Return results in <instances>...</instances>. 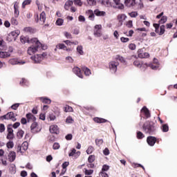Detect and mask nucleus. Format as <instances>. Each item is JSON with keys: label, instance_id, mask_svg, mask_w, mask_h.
<instances>
[{"label": "nucleus", "instance_id": "nucleus-34", "mask_svg": "<svg viewBox=\"0 0 177 177\" xmlns=\"http://www.w3.org/2000/svg\"><path fill=\"white\" fill-rule=\"evenodd\" d=\"M115 60H118L121 63H124V64L127 63V61H125V59L123 58V57L121 55H116Z\"/></svg>", "mask_w": 177, "mask_h": 177}, {"label": "nucleus", "instance_id": "nucleus-24", "mask_svg": "<svg viewBox=\"0 0 177 177\" xmlns=\"http://www.w3.org/2000/svg\"><path fill=\"white\" fill-rule=\"evenodd\" d=\"M8 171L12 175L16 174V165L15 164H10L8 167Z\"/></svg>", "mask_w": 177, "mask_h": 177}, {"label": "nucleus", "instance_id": "nucleus-25", "mask_svg": "<svg viewBox=\"0 0 177 177\" xmlns=\"http://www.w3.org/2000/svg\"><path fill=\"white\" fill-rule=\"evenodd\" d=\"M141 113H143L145 114L146 118H150V111L146 106H144L141 109Z\"/></svg>", "mask_w": 177, "mask_h": 177}, {"label": "nucleus", "instance_id": "nucleus-51", "mask_svg": "<svg viewBox=\"0 0 177 177\" xmlns=\"http://www.w3.org/2000/svg\"><path fill=\"white\" fill-rule=\"evenodd\" d=\"M30 3H31V0H25L22 3V8L24 9V8H26V6H27V5H30Z\"/></svg>", "mask_w": 177, "mask_h": 177}, {"label": "nucleus", "instance_id": "nucleus-61", "mask_svg": "<svg viewBox=\"0 0 177 177\" xmlns=\"http://www.w3.org/2000/svg\"><path fill=\"white\" fill-rule=\"evenodd\" d=\"M129 48L131 49V50H135V49H136V45L135 44H130Z\"/></svg>", "mask_w": 177, "mask_h": 177}, {"label": "nucleus", "instance_id": "nucleus-40", "mask_svg": "<svg viewBox=\"0 0 177 177\" xmlns=\"http://www.w3.org/2000/svg\"><path fill=\"white\" fill-rule=\"evenodd\" d=\"M94 36L97 38H100L102 36V30H94Z\"/></svg>", "mask_w": 177, "mask_h": 177}, {"label": "nucleus", "instance_id": "nucleus-58", "mask_svg": "<svg viewBox=\"0 0 177 177\" xmlns=\"http://www.w3.org/2000/svg\"><path fill=\"white\" fill-rule=\"evenodd\" d=\"M11 24H12V26H17V24H19V22L17 21V19H16L15 18H12Z\"/></svg>", "mask_w": 177, "mask_h": 177}, {"label": "nucleus", "instance_id": "nucleus-23", "mask_svg": "<svg viewBox=\"0 0 177 177\" xmlns=\"http://www.w3.org/2000/svg\"><path fill=\"white\" fill-rule=\"evenodd\" d=\"M39 100L42 102V103H44L45 104H50L52 103V100L46 97H39Z\"/></svg>", "mask_w": 177, "mask_h": 177}, {"label": "nucleus", "instance_id": "nucleus-30", "mask_svg": "<svg viewBox=\"0 0 177 177\" xmlns=\"http://www.w3.org/2000/svg\"><path fill=\"white\" fill-rule=\"evenodd\" d=\"M10 53H8V51H3L1 50V57L5 59L6 57H10Z\"/></svg>", "mask_w": 177, "mask_h": 177}, {"label": "nucleus", "instance_id": "nucleus-62", "mask_svg": "<svg viewBox=\"0 0 177 177\" xmlns=\"http://www.w3.org/2000/svg\"><path fill=\"white\" fill-rule=\"evenodd\" d=\"M129 15H130V17H136L138 16V12L134 11L129 12Z\"/></svg>", "mask_w": 177, "mask_h": 177}, {"label": "nucleus", "instance_id": "nucleus-45", "mask_svg": "<svg viewBox=\"0 0 177 177\" xmlns=\"http://www.w3.org/2000/svg\"><path fill=\"white\" fill-rule=\"evenodd\" d=\"M95 144L97 146L100 147V146H102L103 145V139H96Z\"/></svg>", "mask_w": 177, "mask_h": 177}, {"label": "nucleus", "instance_id": "nucleus-13", "mask_svg": "<svg viewBox=\"0 0 177 177\" xmlns=\"http://www.w3.org/2000/svg\"><path fill=\"white\" fill-rule=\"evenodd\" d=\"M49 131H50V133H55V135H59V133L60 132L59 131V127H57V125H56V124H53V125L50 126Z\"/></svg>", "mask_w": 177, "mask_h": 177}, {"label": "nucleus", "instance_id": "nucleus-19", "mask_svg": "<svg viewBox=\"0 0 177 177\" xmlns=\"http://www.w3.org/2000/svg\"><path fill=\"white\" fill-rule=\"evenodd\" d=\"M94 14L95 16H97V17H104V16H106V12L100 11L99 9H95L94 10Z\"/></svg>", "mask_w": 177, "mask_h": 177}, {"label": "nucleus", "instance_id": "nucleus-26", "mask_svg": "<svg viewBox=\"0 0 177 177\" xmlns=\"http://www.w3.org/2000/svg\"><path fill=\"white\" fill-rule=\"evenodd\" d=\"M93 121H95V122H97V124H103L104 122H109V120L102 118H94Z\"/></svg>", "mask_w": 177, "mask_h": 177}, {"label": "nucleus", "instance_id": "nucleus-27", "mask_svg": "<svg viewBox=\"0 0 177 177\" xmlns=\"http://www.w3.org/2000/svg\"><path fill=\"white\" fill-rule=\"evenodd\" d=\"M20 41L21 44H26V43L31 44V40H30L28 37L21 36L20 38Z\"/></svg>", "mask_w": 177, "mask_h": 177}, {"label": "nucleus", "instance_id": "nucleus-60", "mask_svg": "<svg viewBox=\"0 0 177 177\" xmlns=\"http://www.w3.org/2000/svg\"><path fill=\"white\" fill-rule=\"evenodd\" d=\"M74 3L77 6H82V1L81 0H74Z\"/></svg>", "mask_w": 177, "mask_h": 177}, {"label": "nucleus", "instance_id": "nucleus-17", "mask_svg": "<svg viewBox=\"0 0 177 177\" xmlns=\"http://www.w3.org/2000/svg\"><path fill=\"white\" fill-rule=\"evenodd\" d=\"M57 49H62V50H66V52H71V48H67V46L64 44H58L56 46Z\"/></svg>", "mask_w": 177, "mask_h": 177}, {"label": "nucleus", "instance_id": "nucleus-18", "mask_svg": "<svg viewBox=\"0 0 177 177\" xmlns=\"http://www.w3.org/2000/svg\"><path fill=\"white\" fill-rule=\"evenodd\" d=\"M26 117L27 118L28 122H35V120H37L35 116L34 115H32V113H27L26 115Z\"/></svg>", "mask_w": 177, "mask_h": 177}, {"label": "nucleus", "instance_id": "nucleus-4", "mask_svg": "<svg viewBox=\"0 0 177 177\" xmlns=\"http://www.w3.org/2000/svg\"><path fill=\"white\" fill-rule=\"evenodd\" d=\"M48 58V53H43L42 54H37L36 55L32 56L31 59L35 63H41L44 59Z\"/></svg>", "mask_w": 177, "mask_h": 177}, {"label": "nucleus", "instance_id": "nucleus-16", "mask_svg": "<svg viewBox=\"0 0 177 177\" xmlns=\"http://www.w3.org/2000/svg\"><path fill=\"white\" fill-rule=\"evenodd\" d=\"M124 5L127 8H132L136 5V1L135 0H124Z\"/></svg>", "mask_w": 177, "mask_h": 177}, {"label": "nucleus", "instance_id": "nucleus-6", "mask_svg": "<svg viewBox=\"0 0 177 177\" xmlns=\"http://www.w3.org/2000/svg\"><path fill=\"white\" fill-rule=\"evenodd\" d=\"M120 66V64L115 61H111L109 64V68L112 73H115L117 72V67Z\"/></svg>", "mask_w": 177, "mask_h": 177}, {"label": "nucleus", "instance_id": "nucleus-47", "mask_svg": "<svg viewBox=\"0 0 177 177\" xmlns=\"http://www.w3.org/2000/svg\"><path fill=\"white\" fill-rule=\"evenodd\" d=\"M53 150H59V149H60V144H59V142H55L53 145Z\"/></svg>", "mask_w": 177, "mask_h": 177}, {"label": "nucleus", "instance_id": "nucleus-28", "mask_svg": "<svg viewBox=\"0 0 177 177\" xmlns=\"http://www.w3.org/2000/svg\"><path fill=\"white\" fill-rule=\"evenodd\" d=\"M82 71H84V75H86V77H89V75H91V74H92L91 69H89L88 68H87L86 66L82 67Z\"/></svg>", "mask_w": 177, "mask_h": 177}, {"label": "nucleus", "instance_id": "nucleus-5", "mask_svg": "<svg viewBox=\"0 0 177 177\" xmlns=\"http://www.w3.org/2000/svg\"><path fill=\"white\" fill-rule=\"evenodd\" d=\"M17 117V113H14L13 112H8L7 114L3 115L1 118L3 120H10V121H12L13 122L17 121V119L16 118Z\"/></svg>", "mask_w": 177, "mask_h": 177}, {"label": "nucleus", "instance_id": "nucleus-2", "mask_svg": "<svg viewBox=\"0 0 177 177\" xmlns=\"http://www.w3.org/2000/svg\"><path fill=\"white\" fill-rule=\"evenodd\" d=\"M157 127L156 124L153 121H147L144 123L142 126V131L145 133H149V135H154Z\"/></svg>", "mask_w": 177, "mask_h": 177}, {"label": "nucleus", "instance_id": "nucleus-8", "mask_svg": "<svg viewBox=\"0 0 177 177\" xmlns=\"http://www.w3.org/2000/svg\"><path fill=\"white\" fill-rule=\"evenodd\" d=\"M32 124L30 126V130L32 133H38L41 131V129L38 128V123L35 122H32Z\"/></svg>", "mask_w": 177, "mask_h": 177}, {"label": "nucleus", "instance_id": "nucleus-63", "mask_svg": "<svg viewBox=\"0 0 177 177\" xmlns=\"http://www.w3.org/2000/svg\"><path fill=\"white\" fill-rule=\"evenodd\" d=\"M49 118H50V121H55V120H56V115H55V114L53 113H50L49 115Z\"/></svg>", "mask_w": 177, "mask_h": 177}, {"label": "nucleus", "instance_id": "nucleus-64", "mask_svg": "<svg viewBox=\"0 0 177 177\" xmlns=\"http://www.w3.org/2000/svg\"><path fill=\"white\" fill-rule=\"evenodd\" d=\"M100 176H102V177H109V174H107V173H106L104 171H101L100 173Z\"/></svg>", "mask_w": 177, "mask_h": 177}, {"label": "nucleus", "instance_id": "nucleus-37", "mask_svg": "<svg viewBox=\"0 0 177 177\" xmlns=\"http://www.w3.org/2000/svg\"><path fill=\"white\" fill-rule=\"evenodd\" d=\"M64 110L65 111V113H72L73 111V107L68 106V105H66L64 107Z\"/></svg>", "mask_w": 177, "mask_h": 177}, {"label": "nucleus", "instance_id": "nucleus-41", "mask_svg": "<svg viewBox=\"0 0 177 177\" xmlns=\"http://www.w3.org/2000/svg\"><path fill=\"white\" fill-rule=\"evenodd\" d=\"M95 150V148H93L91 145H90L87 150L86 151L87 154H92L93 153V151Z\"/></svg>", "mask_w": 177, "mask_h": 177}, {"label": "nucleus", "instance_id": "nucleus-44", "mask_svg": "<svg viewBox=\"0 0 177 177\" xmlns=\"http://www.w3.org/2000/svg\"><path fill=\"white\" fill-rule=\"evenodd\" d=\"M162 132H168V131H169V127H168V124H162Z\"/></svg>", "mask_w": 177, "mask_h": 177}, {"label": "nucleus", "instance_id": "nucleus-50", "mask_svg": "<svg viewBox=\"0 0 177 177\" xmlns=\"http://www.w3.org/2000/svg\"><path fill=\"white\" fill-rule=\"evenodd\" d=\"M20 85H23V86H24V85H26V86L28 85V80H26V79H24V78H22V79H21V81H20Z\"/></svg>", "mask_w": 177, "mask_h": 177}, {"label": "nucleus", "instance_id": "nucleus-43", "mask_svg": "<svg viewBox=\"0 0 177 177\" xmlns=\"http://www.w3.org/2000/svg\"><path fill=\"white\" fill-rule=\"evenodd\" d=\"M86 2L89 6H95L96 5V0H86Z\"/></svg>", "mask_w": 177, "mask_h": 177}, {"label": "nucleus", "instance_id": "nucleus-15", "mask_svg": "<svg viewBox=\"0 0 177 177\" xmlns=\"http://www.w3.org/2000/svg\"><path fill=\"white\" fill-rule=\"evenodd\" d=\"M138 57H140V59H146L149 57V56H150V54H149V53H142V49H139L138 50Z\"/></svg>", "mask_w": 177, "mask_h": 177}, {"label": "nucleus", "instance_id": "nucleus-48", "mask_svg": "<svg viewBox=\"0 0 177 177\" xmlns=\"http://www.w3.org/2000/svg\"><path fill=\"white\" fill-rule=\"evenodd\" d=\"M95 158L96 157L95 156V155H91L88 156V162L92 163L93 162V161H95Z\"/></svg>", "mask_w": 177, "mask_h": 177}, {"label": "nucleus", "instance_id": "nucleus-32", "mask_svg": "<svg viewBox=\"0 0 177 177\" xmlns=\"http://www.w3.org/2000/svg\"><path fill=\"white\" fill-rule=\"evenodd\" d=\"M73 1H68L66 2L65 5H64V8L66 9V10H68V9H70V6H73Z\"/></svg>", "mask_w": 177, "mask_h": 177}, {"label": "nucleus", "instance_id": "nucleus-56", "mask_svg": "<svg viewBox=\"0 0 177 177\" xmlns=\"http://www.w3.org/2000/svg\"><path fill=\"white\" fill-rule=\"evenodd\" d=\"M137 138L138 139H143V138H145V134L141 131H138L137 132Z\"/></svg>", "mask_w": 177, "mask_h": 177}, {"label": "nucleus", "instance_id": "nucleus-39", "mask_svg": "<svg viewBox=\"0 0 177 177\" xmlns=\"http://www.w3.org/2000/svg\"><path fill=\"white\" fill-rule=\"evenodd\" d=\"M168 20V17L167 16H162L161 19L159 21V24H164L167 23V21Z\"/></svg>", "mask_w": 177, "mask_h": 177}, {"label": "nucleus", "instance_id": "nucleus-59", "mask_svg": "<svg viewBox=\"0 0 177 177\" xmlns=\"http://www.w3.org/2000/svg\"><path fill=\"white\" fill-rule=\"evenodd\" d=\"M19 106H20V104L19 103L14 104L11 106V109L12 110H17V109H19Z\"/></svg>", "mask_w": 177, "mask_h": 177}, {"label": "nucleus", "instance_id": "nucleus-1", "mask_svg": "<svg viewBox=\"0 0 177 177\" xmlns=\"http://www.w3.org/2000/svg\"><path fill=\"white\" fill-rule=\"evenodd\" d=\"M31 44H33L32 46L28 47V55H34V53H37V52H39L41 49L45 50L46 49V46H44L41 42L38 40L37 38H33L30 39Z\"/></svg>", "mask_w": 177, "mask_h": 177}, {"label": "nucleus", "instance_id": "nucleus-12", "mask_svg": "<svg viewBox=\"0 0 177 177\" xmlns=\"http://www.w3.org/2000/svg\"><path fill=\"white\" fill-rule=\"evenodd\" d=\"M127 19V17L125 14H120L118 15V21L119 23V26H122L124 21H125Z\"/></svg>", "mask_w": 177, "mask_h": 177}, {"label": "nucleus", "instance_id": "nucleus-3", "mask_svg": "<svg viewBox=\"0 0 177 177\" xmlns=\"http://www.w3.org/2000/svg\"><path fill=\"white\" fill-rule=\"evenodd\" d=\"M35 20L36 23H39V24H41V26L45 24V21H46V13L45 12H42L39 17L38 16V14L35 15Z\"/></svg>", "mask_w": 177, "mask_h": 177}, {"label": "nucleus", "instance_id": "nucleus-21", "mask_svg": "<svg viewBox=\"0 0 177 177\" xmlns=\"http://www.w3.org/2000/svg\"><path fill=\"white\" fill-rule=\"evenodd\" d=\"M20 35V31L19 30H13L10 32V37H13L14 41H16V38H17Z\"/></svg>", "mask_w": 177, "mask_h": 177}, {"label": "nucleus", "instance_id": "nucleus-36", "mask_svg": "<svg viewBox=\"0 0 177 177\" xmlns=\"http://www.w3.org/2000/svg\"><path fill=\"white\" fill-rule=\"evenodd\" d=\"M147 67H151L152 70H157L158 67H160V65L156 64H147Z\"/></svg>", "mask_w": 177, "mask_h": 177}, {"label": "nucleus", "instance_id": "nucleus-35", "mask_svg": "<svg viewBox=\"0 0 177 177\" xmlns=\"http://www.w3.org/2000/svg\"><path fill=\"white\" fill-rule=\"evenodd\" d=\"M64 23V19H62V18H58L55 22L56 26H63Z\"/></svg>", "mask_w": 177, "mask_h": 177}, {"label": "nucleus", "instance_id": "nucleus-11", "mask_svg": "<svg viewBox=\"0 0 177 177\" xmlns=\"http://www.w3.org/2000/svg\"><path fill=\"white\" fill-rule=\"evenodd\" d=\"M133 66L137 67V68H142V67H147V64H143L142 62L136 59L133 63Z\"/></svg>", "mask_w": 177, "mask_h": 177}, {"label": "nucleus", "instance_id": "nucleus-38", "mask_svg": "<svg viewBox=\"0 0 177 177\" xmlns=\"http://www.w3.org/2000/svg\"><path fill=\"white\" fill-rule=\"evenodd\" d=\"M22 150L24 151H26L28 149V142H24L21 145Z\"/></svg>", "mask_w": 177, "mask_h": 177}, {"label": "nucleus", "instance_id": "nucleus-31", "mask_svg": "<svg viewBox=\"0 0 177 177\" xmlns=\"http://www.w3.org/2000/svg\"><path fill=\"white\" fill-rule=\"evenodd\" d=\"M23 32L31 34L34 32V29L31 27H26L24 28Z\"/></svg>", "mask_w": 177, "mask_h": 177}, {"label": "nucleus", "instance_id": "nucleus-33", "mask_svg": "<svg viewBox=\"0 0 177 177\" xmlns=\"http://www.w3.org/2000/svg\"><path fill=\"white\" fill-rule=\"evenodd\" d=\"M77 52L78 55H80L82 56V55H84V48L82 47V46H78L77 47Z\"/></svg>", "mask_w": 177, "mask_h": 177}, {"label": "nucleus", "instance_id": "nucleus-52", "mask_svg": "<svg viewBox=\"0 0 177 177\" xmlns=\"http://www.w3.org/2000/svg\"><path fill=\"white\" fill-rule=\"evenodd\" d=\"M15 146V144L13 143V141H9L6 144V147L8 149H13V147Z\"/></svg>", "mask_w": 177, "mask_h": 177}, {"label": "nucleus", "instance_id": "nucleus-29", "mask_svg": "<svg viewBox=\"0 0 177 177\" xmlns=\"http://www.w3.org/2000/svg\"><path fill=\"white\" fill-rule=\"evenodd\" d=\"M102 2L106 8H113V3L110 2V0H102Z\"/></svg>", "mask_w": 177, "mask_h": 177}, {"label": "nucleus", "instance_id": "nucleus-57", "mask_svg": "<svg viewBox=\"0 0 177 177\" xmlns=\"http://www.w3.org/2000/svg\"><path fill=\"white\" fill-rule=\"evenodd\" d=\"M19 15H20V11H19V8H14L15 17H19Z\"/></svg>", "mask_w": 177, "mask_h": 177}, {"label": "nucleus", "instance_id": "nucleus-49", "mask_svg": "<svg viewBox=\"0 0 177 177\" xmlns=\"http://www.w3.org/2000/svg\"><path fill=\"white\" fill-rule=\"evenodd\" d=\"M109 169H110V166H109L107 165H104L102 166V172H107V171H109Z\"/></svg>", "mask_w": 177, "mask_h": 177}, {"label": "nucleus", "instance_id": "nucleus-9", "mask_svg": "<svg viewBox=\"0 0 177 177\" xmlns=\"http://www.w3.org/2000/svg\"><path fill=\"white\" fill-rule=\"evenodd\" d=\"M114 2L115 5L112 6V8H114L115 9H120L122 10L124 9V4L121 3L120 0H113Z\"/></svg>", "mask_w": 177, "mask_h": 177}, {"label": "nucleus", "instance_id": "nucleus-54", "mask_svg": "<svg viewBox=\"0 0 177 177\" xmlns=\"http://www.w3.org/2000/svg\"><path fill=\"white\" fill-rule=\"evenodd\" d=\"M164 32H165V26L162 25L160 27V35H162V34H164Z\"/></svg>", "mask_w": 177, "mask_h": 177}, {"label": "nucleus", "instance_id": "nucleus-42", "mask_svg": "<svg viewBox=\"0 0 177 177\" xmlns=\"http://www.w3.org/2000/svg\"><path fill=\"white\" fill-rule=\"evenodd\" d=\"M24 136V131L23 130H19L17 133V136L19 139H21V138H23Z\"/></svg>", "mask_w": 177, "mask_h": 177}, {"label": "nucleus", "instance_id": "nucleus-10", "mask_svg": "<svg viewBox=\"0 0 177 177\" xmlns=\"http://www.w3.org/2000/svg\"><path fill=\"white\" fill-rule=\"evenodd\" d=\"M157 142V138L153 136H149L147 138V142L148 143L149 146L153 147L156 145Z\"/></svg>", "mask_w": 177, "mask_h": 177}, {"label": "nucleus", "instance_id": "nucleus-55", "mask_svg": "<svg viewBox=\"0 0 177 177\" xmlns=\"http://www.w3.org/2000/svg\"><path fill=\"white\" fill-rule=\"evenodd\" d=\"M84 174L85 175H92V174H93V170L84 169Z\"/></svg>", "mask_w": 177, "mask_h": 177}, {"label": "nucleus", "instance_id": "nucleus-53", "mask_svg": "<svg viewBox=\"0 0 177 177\" xmlns=\"http://www.w3.org/2000/svg\"><path fill=\"white\" fill-rule=\"evenodd\" d=\"M64 37H66V38H67V39H73V36L71 35L70 32H64Z\"/></svg>", "mask_w": 177, "mask_h": 177}, {"label": "nucleus", "instance_id": "nucleus-20", "mask_svg": "<svg viewBox=\"0 0 177 177\" xmlns=\"http://www.w3.org/2000/svg\"><path fill=\"white\" fill-rule=\"evenodd\" d=\"M87 16H88L89 20H91V21H93L95 20V12L92 10H88L86 12Z\"/></svg>", "mask_w": 177, "mask_h": 177}, {"label": "nucleus", "instance_id": "nucleus-46", "mask_svg": "<svg viewBox=\"0 0 177 177\" xmlns=\"http://www.w3.org/2000/svg\"><path fill=\"white\" fill-rule=\"evenodd\" d=\"M66 124H73L74 122V120L73 119V117L68 116L66 119Z\"/></svg>", "mask_w": 177, "mask_h": 177}, {"label": "nucleus", "instance_id": "nucleus-7", "mask_svg": "<svg viewBox=\"0 0 177 177\" xmlns=\"http://www.w3.org/2000/svg\"><path fill=\"white\" fill-rule=\"evenodd\" d=\"M10 64H12V66H15L16 64H18L19 66H23V64H26L25 61H21V59H17V58H12L9 60Z\"/></svg>", "mask_w": 177, "mask_h": 177}, {"label": "nucleus", "instance_id": "nucleus-22", "mask_svg": "<svg viewBox=\"0 0 177 177\" xmlns=\"http://www.w3.org/2000/svg\"><path fill=\"white\" fill-rule=\"evenodd\" d=\"M8 160L10 162H13L16 160V152L10 151L8 154Z\"/></svg>", "mask_w": 177, "mask_h": 177}, {"label": "nucleus", "instance_id": "nucleus-14", "mask_svg": "<svg viewBox=\"0 0 177 177\" xmlns=\"http://www.w3.org/2000/svg\"><path fill=\"white\" fill-rule=\"evenodd\" d=\"M73 72L75 75L79 77V78H84V75H82V73H81V69L78 66L74 67L73 68Z\"/></svg>", "mask_w": 177, "mask_h": 177}]
</instances>
